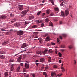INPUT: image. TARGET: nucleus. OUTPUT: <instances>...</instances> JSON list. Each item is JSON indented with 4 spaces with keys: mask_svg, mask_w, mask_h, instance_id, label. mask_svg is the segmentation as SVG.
Returning <instances> with one entry per match:
<instances>
[{
    "mask_svg": "<svg viewBox=\"0 0 77 77\" xmlns=\"http://www.w3.org/2000/svg\"><path fill=\"white\" fill-rule=\"evenodd\" d=\"M28 12H29V8H28L27 10L23 11L20 14L21 17H24Z\"/></svg>",
    "mask_w": 77,
    "mask_h": 77,
    "instance_id": "nucleus-1",
    "label": "nucleus"
},
{
    "mask_svg": "<svg viewBox=\"0 0 77 77\" xmlns=\"http://www.w3.org/2000/svg\"><path fill=\"white\" fill-rule=\"evenodd\" d=\"M23 33H24L23 31L22 30L18 31L17 32V35L19 36H21L22 35H23Z\"/></svg>",
    "mask_w": 77,
    "mask_h": 77,
    "instance_id": "nucleus-2",
    "label": "nucleus"
},
{
    "mask_svg": "<svg viewBox=\"0 0 77 77\" xmlns=\"http://www.w3.org/2000/svg\"><path fill=\"white\" fill-rule=\"evenodd\" d=\"M21 59H22V56L20 55L19 56V57L17 59V62H21Z\"/></svg>",
    "mask_w": 77,
    "mask_h": 77,
    "instance_id": "nucleus-3",
    "label": "nucleus"
},
{
    "mask_svg": "<svg viewBox=\"0 0 77 77\" xmlns=\"http://www.w3.org/2000/svg\"><path fill=\"white\" fill-rule=\"evenodd\" d=\"M18 8L19 10H20V11H22L24 8L23 7V6L21 5L20 6H19L18 7Z\"/></svg>",
    "mask_w": 77,
    "mask_h": 77,
    "instance_id": "nucleus-4",
    "label": "nucleus"
},
{
    "mask_svg": "<svg viewBox=\"0 0 77 77\" xmlns=\"http://www.w3.org/2000/svg\"><path fill=\"white\" fill-rule=\"evenodd\" d=\"M27 47V44L26 43H23L21 46V47L22 48H25V47Z\"/></svg>",
    "mask_w": 77,
    "mask_h": 77,
    "instance_id": "nucleus-5",
    "label": "nucleus"
},
{
    "mask_svg": "<svg viewBox=\"0 0 77 77\" xmlns=\"http://www.w3.org/2000/svg\"><path fill=\"white\" fill-rule=\"evenodd\" d=\"M65 15L66 16H67V15H69V11H68V10H65Z\"/></svg>",
    "mask_w": 77,
    "mask_h": 77,
    "instance_id": "nucleus-6",
    "label": "nucleus"
},
{
    "mask_svg": "<svg viewBox=\"0 0 77 77\" xmlns=\"http://www.w3.org/2000/svg\"><path fill=\"white\" fill-rule=\"evenodd\" d=\"M51 77H56V74L55 72H51Z\"/></svg>",
    "mask_w": 77,
    "mask_h": 77,
    "instance_id": "nucleus-7",
    "label": "nucleus"
},
{
    "mask_svg": "<svg viewBox=\"0 0 77 77\" xmlns=\"http://www.w3.org/2000/svg\"><path fill=\"white\" fill-rule=\"evenodd\" d=\"M29 64L27 63H25V67L26 69H28V68H29Z\"/></svg>",
    "mask_w": 77,
    "mask_h": 77,
    "instance_id": "nucleus-8",
    "label": "nucleus"
},
{
    "mask_svg": "<svg viewBox=\"0 0 77 77\" xmlns=\"http://www.w3.org/2000/svg\"><path fill=\"white\" fill-rule=\"evenodd\" d=\"M14 65L12 64L11 65V67L10 68V70L12 71L14 70Z\"/></svg>",
    "mask_w": 77,
    "mask_h": 77,
    "instance_id": "nucleus-9",
    "label": "nucleus"
},
{
    "mask_svg": "<svg viewBox=\"0 0 77 77\" xmlns=\"http://www.w3.org/2000/svg\"><path fill=\"white\" fill-rule=\"evenodd\" d=\"M36 53L37 54L41 55L42 54V51H37L36 52Z\"/></svg>",
    "mask_w": 77,
    "mask_h": 77,
    "instance_id": "nucleus-10",
    "label": "nucleus"
},
{
    "mask_svg": "<svg viewBox=\"0 0 77 77\" xmlns=\"http://www.w3.org/2000/svg\"><path fill=\"white\" fill-rule=\"evenodd\" d=\"M50 40V38L49 36H48L46 38L45 41H49Z\"/></svg>",
    "mask_w": 77,
    "mask_h": 77,
    "instance_id": "nucleus-11",
    "label": "nucleus"
},
{
    "mask_svg": "<svg viewBox=\"0 0 77 77\" xmlns=\"http://www.w3.org/2000/svg\"><path fill=\"white\" fill-rule=\"evenodd\" d=\"M43 75H44L45 77H48V75H47V73L45 72H43Z\"/></svg>",
    "mask_w": 77,
    "mask_h": 77,
    "instance_id": "nucleus-12",
    "label": "nucleus"
},
{
    "mask_svg": "<svg viewBox=\"0 0 77 77\" xmlns=\"http://www.w3.org/2000/svg\"><path fill=\"white\" fill-rule=\"evenodd\" d=\"M47 51H48V50H47L45 49L44 51H42V52L43 54H45L47 53Z\"/></svg>",
    "mask_w": 77,
    "mask_h": 77,
    "instance_id": "nucleus-13",
    "label": "nucleus"
},
{
    "mask_svg": "<svg viewBox=\"0 0 77 77\" xmlns=\"http://www.w3.org/2000/svg\"><path fill=\"white\" fill-rule=\"evenodd\" d=\"M6 17H7L6 16L4 15V16L1 17L0 18H1V19H2V20H3V19H5V18H6Z\"/></svg>",
    "mask_w": 77,
    "mask_h": 77,
    "instance_id": "nucleus-14",
    "label": "nucleus"
},
{
    "mask_svg": "<svg viewBox=\"0 0 77 77\" xmlns=\"http://www.w3.org/2000/svg\"><path fill=\"white\" fill-rule=\"evenodd\" d=\"M45 21L46 22V23H48V22L50 21V20L48 18H47L45 20Z\"/></svg>",
    "mask_w": 77,
    "mask_h": 77,
    "instance_id": "nucleus-15",
    "label": "nucleus"
},
{
    "mask_svg": "<svg viewBox=\"0 0 77 77\" xmlns=\"http://www.w3.org/2000/svg\"><path fill=\"white\" fill-rule=\"evenodd\" d=\"M8 42L9 41H6V42H5L2 43V45H6L7 44H8Z\"/></svg>",
    "mask_w": 77,
    "mask_h": 77,
    "instance_id": "nucleus-16",
    "label": "nucleus"
},
{
    "mask_svg": "<svg viewBox=\"0 0 77 77\" xmlns=\"http://www.w3.org/2000/svg\"><path fill=\"white\" fill-rule=\"evenodd\" d=\"M14 25L16 27H18V26H19L20 25L19 23H15L14 24Z\"/></svg>",
    "mask_w": 77,
    "mask_h": 77,
    "instance_id": "nucleus-17",
    "label": "nucleus"
},
{
    "mask_svg": "<svg viewBox=\"0 0 77 77\" xmlns=\"http://www.w3.org/2000/svg\"><path fill=\"white\" fill-rule=\"evenodd\" d=\"M48 61L49 62H51V57H48Z\"/></svg>",
    "mask_w": 77,
    "mask_h": 77,
    "instance_id": "nucleus-18",
    "label": "nucleus"
},
{
    "mask_svg": "<svg viewBox=\"0 0 77 77\" xmlns=\"http://www.w3.org/2000/svg\"><path fill=\"white\" fill-rule=\"evenodd\" d=\"M24 75L25 77H29V75L26 74V73L24 74Z\"/></svg>",
    "mask_w": 77,
    "mask_h": 77,
    "instance_id": "nucleus-19",
    "label": "nucleus"
},
{
    "mask_svg": "<svg viewBox=\"0 0 77 77\" xmlns=\"http://www.w3.org/2000/svg\"><path fill=\"white\" fill-rule=\"evenodd\" d=\"M4 75L5 77H7L8 76V75H9V74H8V72H6L5 73Z\"/></svg>",
    "mask_w": 77,
    "mask_h": 77,
    "instance_id": "nucleus-20",
    "label": "nucleus"
},
{
    "mask_svg": "<svg viewBox=\"0 0 77 77\" xmlns=\"http://www.w3.org/2000/svg\"><path fill=\"white\" fill-rule=\"evenodd\" d=\"M44 60H45V59L44 58H42L40 59V61L41 62H44Z\"/></svg>",
    "mask_w": 77,
    "mask_h": 77,
    "instance_id": "nucleus-21",
    "label": "nucleus"
},
{
    "mask_svg": "<svg viewBox=\"0 0 77 77\" xmlns=\"http://www.w3.org/2000/svg\"><path fill=\"white\" fill-rule=\"evenodd\" d=\"M17 20L15 19H14L13 20H11V23H14V22H15V21H16Z\"/></svg>",
    "mask_w": 77,
    "mask_h": 77,
    "instance_id": "nucleus-22",
    "label": "nucleus"
},
{
    "mask_svg": "<svg viewBox=\"0 0 77 77\" xmlns=\"http://www.w3.org/2000/svg\"><path fill=\"white\" fill-rule=\"evenodd\" d=\"M34 18H35V17H34V16H31L29 17V20H32V19H33Z\"/></svg>",
    "mask_w": 77,
    "mask_h": 77,
    "instance_id": "nucleus-23",
    "label": "nucleus"
},
{
    "mask_svg": "<svg viewBox=\"0 0 77 77\" xmlns=\"http://www.w3.org/2000/svg\"><path fill=\"white\" fill-rule=\"evenodd\" d=\"M61 15L62 17H65V13L63 12L62 11H61Z\"/></svg>",
    "mask_w": 77,
    "mask_h": 77,
    "instance_id": "nucleus-24",
    "label": "nucleus"
},
{
    "mask_svg": "<svg viewBox=\"0 0 77 77\" xmlns=\"http://www.w3.org/2000/svg\"><path fill=\"white\" fill-rule=\"evenodd\" d=\"M32 28H33V29L37 28V25H34L32 26Z\"/></svg>",
    "mask_w": 77,
    "mask_h": 77,
    "instance_id": "nucleus-25",
    "label": "nucleus"
},
{
    "mask_svg": "<svg viewBox=\"0 0 77 77\" xmlns=\"http://www.w3.org/2000/svg\"><path fill=\"white\" fill-rule=\"evenodd\" d=\"M0 58H1V59H4V58L5 57V56H4L3 55H1L0 56Z\"/></svg>",
    "mask_w": 77,
    "mask_h": 77,
    "instance_id": "nucleus-26",
    "label": "nucleus"
},
{
    "mask_svg": "<svg viewBox=\"0 0 77 77\" xmlns=\"http://www.w3.org/2000/svg\"><path fill=\"white\" fill-rule=\"evenodd\" d=\"M48 53H53V50L52 49H49L48 51Z\"/></svg>",
    "mask_w": 77,
    "mask_h": 77,
    "instance_id": "nucleus-27",
    "label": "nucleus"
},
{
    "mask_svg": "<svg viewBox=\"0 0 77 77\" xmlns=\"http://www.w3.org/2000/svg\"><path fill=\"white\" fill-rule=\"evenodd\" d=\"M48 68H49V66L48 65L46 66V67L45 68V69L47 70V69H48Z\"/></svg>",
    "mask_w": 77,
    "mask_h": 77,
    "instance_id": "nucleus-28",
    "label": "nucleus"
},
{
    "mask_svg": "<svg viewBox=\"0 0 77 77\" xmlns=\"http://www.w3.org/2000/svg\"><path fill=\"white\" fill-rule=\"evenodd\" d=\"M20 69V67L19 66L16 69V71L17 72H18L19 71Z\"/></svg>",
    "mask_w": 77,
    "mask_h": 77,
    "instance_id": "nucleus-29",
    "label": "nucleus"
},
{
    "mask_svg": "<svg viewBox=\"0 0 77 77\" xmlns=\"http://www.w3.org/2000/svg\"><path fill=\"white\" fill-rule=\"evenodd\" d=\"M49 26H53V23H52V22H50Z\"/></svg>",
    "mask_w": 77,
    "mask_h": 77,
    "instance_id": "nucleus-30",
    "label": "nucleus"
},
{
    "mask_svg": "<svg viewBox=\"0 0 77 77\" xmlns=\"http://www.w3.org/2000/svg\"><path fill=\"white\" fill-rule=\"evenodd\" d=\"M23 72H27V70L26 68H23Z\"/></svg>",
    "mask_w": 77,
    "mask_h": 77,
    "instance_id": "nucleus-31",
    "label": "nucleus"
},
{
    "mask_svg": "<svg viewBox=\"0 0 77 77\" xmlns=\"http://www.w3.org/2000/svg\"><path fill=\"white\" fill-rule=\"evenodd\" d=\"M54 9L56 11H59V8H54Z\"/></svg>",
    "mask_w": 77,
    "mask_h": 77,
    "instance_id": "nucleus-32",
    "label": "nucleus"
},
{
    "mask_svg": "<svg viewBox=\"0 0 77 77\" xmlns=\"http://www.w3.org/2000/svg\"><path fill=\"white\" fill-rule=\"evenodd\" d=\"M73 46L72 45H70L69 46V49H71V48H72Z\"/></svg>",
    "mask_w": 77,
    "mask_h": 77,
    "instance_id": "nucleus-33",
    "label": "nucleus"
},
{
    "mask_svg": "<svg viewBox=\"0 0 77 77\" xmlns=\"http://www.w3.org/2000/svg\"><path fill=\"white\" fill-rule=\"evenodd\" d=\"M61 69L62 70V71H65V70L64 69V68H63V66L61 67Z\"/></svg>",
    "mask_w": 77,
    "mask_h": 77,
    "instance_id": "nucleus-34",
    "label": "nucleus"
},
{
    "mask_svg": "<svg viewBox=\"0 0 77 77\" xmlns=\"http://www.w3.org/2000/svg\"><path fill=\"white\" fill-rule=\"evenodd\" d=\"M50 2H51V3H52L53 5H54V2H53V0H49Z\"/></svg>",
    "mask_w": 77,
    "mask_h": 77,
    "instance_id": "nucleus-35",
    "label": "nucleus"
},
{
    "mask_svg": "<svg viewBox=\"0 0 77 77\" xmlns=\"http://www.w3.org/2000/svg\"><path fill=\"white\" fill-rule=\"evenodd\" d=\"M58 55L59 57H62V54L60 52L58 53Z\"/></svg>",
    "mask_w": 77,
    "mask_h": 77,
    "instance_id": "nucleus-36",
    "label": "nucleus"
},
{
    "mask_svg": "<svg viewBox=\"0 0 77 77\" xmlns=\"http://www.w3.org/2000/svg\"><path fill=\"white\" fill-rule=\"evenodd\" d=\"M41 11H38V12L37 15H39L41 14Z\"/></svg>",
    "mask_w": 77,
    "mask_h": 77,
    "instance_id": "nucleus-37",
    "label": "nucleus"
},
{
    "mask_svg": "<svg viewBox=\"0 0 77 77\" xmlns=\"http://www.w3.org/2000/svg\"><path fill=\"white\" fill-rule=\"evenodd\" d=\"M53 67L54 68H57V67H58V66H57L56 65H54L53 66Z\"/></svg>",
    "mask_w": 77,
    "mask_h": 77,
    "instance_id": "nucleus-38",
    "label": "nucleus"
},
{
    "mask_svg": "<svg viewBox=\"0 0 77 77\" xmlns=\"http://www.w3.org/2000/svg\"><path fill=\"white\" fill-rule=\"evenodd\" d=\"M48 35V33L45 34V35H43V37H44V38L45 37L47 36Z\"/></svg>",
    "mask_w": 77,
    "mask_h": 77,
    "instance_id": "nucleus-39",
    "label": "nucleus"
},
{
    "mask_svg": "<svg viewBox=\"0 0 77 77\" xmlns=\"http://www.w3.org/2000/svg\"><path fill=\"white\" fill-rule=\"evenodd\" d=\"M31 75H32V76L33 77H36V75H35L34 73H33V74H32Z\"/></svg>",
    "mask_w": 77,
    "mask_h": 77,
    "instance_id": "nucleus-40",
    "label": "nucleus"
},
{
    "mask_svg": "<svg viewBox=\"0 0 77 77\" xmlns=\"http://www.w3.org/2000/svg\"><path fill=\"white\" fill-rule=\"evenodd\" d=\"M46 12H47V14H50V10H47L46 11Z\"/></svg>",
    "mask_w": 77,
    "mask_h": 77,
    "instance_id": "nucleus-41",
    "label": "nucleus"
},
{
    "mask_svg": "<svg viewBox=\"0 0 77 77\" xmlns=\"http://www.w3.org/2000/svg\"><path fill=\"white\" fill-rule=\"evenodd\" d=\"M0 54H4L5 53V52H4V51H2L0 52Z\"/></svg>",
    "mask_w": 77,
    "mask_h": 77,
    "instance_id": "nucleus-42",
    "label": "nucleus"
},
{
    "mask_svg": "<svg viewBox=\"0 0 77 77\" xmlns=\"http://www.w3.org/2000/svg\"><path fill=\"white\" fill-rule=\"evenodd\" d=\"M62 35L64 37H66V36H67V35H66V34H62Z\"/></svg>",
    "mask_w": 77,
    "mask_h": 77,
    "instance_id": "nucleus-43",
    "label": "nucleus"
},
{
    "mask_svg": "<svg viewBox=\"0 0 77 77\" xmlns=\"http://www.w3.org/2000/svg\"><path fill=\"white\" fill-rule=\"evenodd\" d=\"M62 48H65V46L64 45H61Z\"/></svg>",
    "mask_w": 77,
    "mask_h": 77,
    "instance_id": "nucleus-44",
    "label": "nucleus"
},
{
    "mask_svg": "<svg viewBox=\"0 0 77 77\" xmlns=\"http://www.w3.org/2000/svg\"><path fill=\"white\" fill-rule=\"evenodd\" d=\"M14 60H12V59H11L10 60V62H14Z\"/></svg>",
    "mask_w": 77,
    "mask_h": 77,
    "instance_id": "nucleus-45",
    "label": "nucleus"
},
{
    "mask_svg": "<svg viewBox=\"0 0 77 77\" xmlns=\"http://www.w3.org/2000/svg\"><path fill=\"white\" fill-rule=\"evenodd\" d=\"M29 23H30V22H25V24H29Z\"/></svg>",
    "mask_w": 77,
    "mask_h": 77,
    "instance_id": "nucleus-46",
    "label": "nucleus"
},
{
    "mask_svg": "<svg viewBox=\"0 0 77 77\" xmlns=\"http://www.w3.org/2000/svg\"><path fill=\"white\" fill-rule=\"evenodd\" d=\"M60 5L61 6H63L64 5L63 2H62V3L60 4Z\"/></svg>",
    "mask_w": 77,
    "mask_h": 77,
    "instance_id": "nucleus-47",
    "label": "nucleus"
},
{
    "mask_svg": "<svg viewBox=\"0 0 77 77\" xmlns=\"http://www.w3.org/2000/svg\"><path fill=\"white\" fill-rule=\"evenodd\" d=\"M40 21H39V20H37L36 21V23H37V24H39V23H40Z\"/></svg>",
    "mask_w": 77,
    "mask_h": 77,
    "instance_id": "nucleus-48",
    "label": "nucleus"
},
{
    "mask_svg": "<svg viewBox=\"0 0 77 77\" xmlns=\"http://www.w3.org/2000/svg\"><path fill=\"white\" fill-rule=\"evenodd\" d=\"M26 51V50H25L24 51H23L20 52V53H23L24 52V51Z\"/></svg>",
    "mask_w": 77,
    "mask_h": 77,
    "instance_id": "nucleus-49",
    "label": "nucleus"
},
{
    "mask_svg": "<svg viewBox=\"0 0 77 77\" xmlns=\"http://www.w3.org/2000/svg\"><path fill=\"white\" fill-rule=\"evenodd\" d=\"M38 38V36H35V35H33V38Z\"/></svg>",
    "mask_w": 77,
    "mask_h": 77,
    "instance_id": "nucleus-50",
    "label": "nucleus"
},
{
    "mask_svg": "<svg viewBox=\"0 0 77 77\" xmlns=\"http://www.w3.org/2000/svg\"><path fill=\"white\" fill-rule=\"evenodd\" d=\"M44 26V24L42 23L41 25V27H42Z\"/></svg>",
    "mask_w": 77,
    "mask_h": 77,
    "instance_id": "nucleus-51",
    "label": "nucleus"
},
{
    "mask_svg": "<svg viewBox=\"0 0 77 77\" xmlns=\"http://www.w3.org/2000/svg\"><path fill=\"white\" fill-rule=\"evenodd\" d=\"M5 29H6V28H4L2 29H1V31H4V30H5Z\"/></svg>",
    "mask_w": 77,
    "mask_h": 77,
    "instance_id": "nucleus-52",
    "label": "nucleus"
},
{
    "mask_svg": "<svg viewBox=\"0 0 77 77\" xmlns=\"http://www.w3.org/2000/svg\"><path fill=\"white\" fill-rule=\"evenodd\" d=\"M62 24V21H60V23H59V24L60 25V24Z\"/></svg>",
    "mask_w": 77,
    "mask_h": 77,
    "instance_id": "nucleus-53",
    "label": "nucleus"
},
{
    "mask_svg": "<svg viewBox=\"0 0 77 77\" xmlns=\"http://www.w3.org/2000/svg\"><path fill=\"white\" fill-rule=\"evenodd\" d=\"M34 34H38V32H33Z\"/></svg>",
    "mask_w": 77,
    "mask_h": 77,
    "instance_id": "nucleus-54",
    "label": "nucleus"
},
{
    "mask_svg": "<svg viewBox=\"0 0 77 77\" xmlns=\"http://www.w3.org/2000/svg\"><path fill=\"white\" fill-rule=\"evenodd\" d=\"M51 44L52 45H54L55 44L54 43H51Z\"/></svg>",
    "mask_w": 77,
    "mask_h": 77,
    "instance_id": "nucleus-55",
    "label": "nucleus"
},
{
    "mask_svg": "<svg viewBox=\"0 0 77 77\" xmlns=\"http://www.w3.org/2000/svg\"><path fill=\"white\" fill-rule=\"evenodd\" d=\"M41 69L42 70L44 69V66L42 67Z\"/></svg>",
    "mask_w": 77,
    "mask_h": 77,
    "instance_id": "nucleus-56",
    "label": "nucleus"
},
{
    "mask_svg": "<svg viewBox=\"0 0 77 77\" xmlns=\"http://www.w3.org/2000/svg\"><path fill=\"white\" fill-rule=\"evenodd\" d=\"M59 37L60 38V39H62V36H60Z\"/></svg>",
    "mask_w": 77,
    "mask_h": 77,
    "instance_id": "nucleus-57",
    "label": "nucleus"
},
{
    "mask_svg": "<svg viewBox=\"0 0 77 77\" xmlns=\"http://www.w3.org/2000/svg\"><path fill=\"white\" fill-rule=\"evenodd\" d=\"M62 73H61L60 74V75H59L58 76V77H61V76H62Z\"/></svg>",
    "mask_w": 77,
    "mask_h": 77,
    "instance_id": "nucleus-58",
    "label": "nucleus"
},
{
    "mask_svg": "<svg viewBox=\"0 0 77 77\" xmlns=\"http://www.w3.org/2000/svg\"><path fill=\"white\" fill-rule=\"evenodd\" d=\"M39 42H40V43H41V42H42V39H40Z\"/></svg>",
    "mask_w": 77,
    "mask_h": 77,
    "instance_id": "nucleus-59",
    "label": "nucleus"
},
{
    "mask_svg": "<svg viewBox=\"0 0 77 77\" xmlns=\"http://www.w3.org/2000/svg\"><path fill=\"white\" fill-rule=\"evenodd\" d=\"M59 63H61L62 62V60H60L59 61Z\"/></svg>",
    "mask_w": 77,
    "mask_h": 77,
    "instance_id": "nucleus-60",
    "label": "nucleus"
},
{
    "mask_svg": "<svg viewBox=\"0 0 77 77\" xmlns=\"http://www.w3.org/2000/svg\"><path fill=\"white\" fill-rule=\"evenodd\" d=\"M45 0H43L42 1V3H45Z\"/></svg>",
    "mask_w": 77,
    "mask_h": 77,
    "instance_id": "nucleus-61",
    "label": "nucleus"
},
{
    "mask_svg": "<svg viewBox=\"0 0 77 77\" xmlns=\"http://www.w3.org/2000/svg\"><path fill=\"white\" fill-rule=\"evenodd\" d=\"M45 15V13H43V14H42V16H43V17H44V15Z\"/></svg>",
    "mask_w": 77,
    "mask_h": 77,
    "instance_id": "nucleus-62",
    "label": "nucleus"
},
{
    "mask_svg": "<svg viewBox=\"0 0 77 77\" xmlns=\"http://www.w3.org/2000/svg\"><path fill=\"white\" fill-rule=\"evenodd\" d=\"M20 65L21 66H23V63H20Z\"/></svg>",
    "mask_w": 77,
    "mask_h": 77,
    "instance_id": "nucleus-63",
    "label": "nucleus"
},
{
    "mask_svg": "<svg viewBox=\"0 0 77 77\" xmlns=\"http://www.w3.org/2000/svg\"><path fill=\"white\" fill-rule=\"evenodd\" d=\"M53 13H51L50 14L51 16H53Z\"/></svg>",
    "mask_w": 77,
    "mask_h": 77,
    "instance_id": "nucleus-64",
    "label": "nucleus"
}]
</instances>
